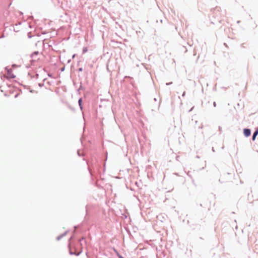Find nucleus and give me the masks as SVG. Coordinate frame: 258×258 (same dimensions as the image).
<instances>
[{
	"mask_svg": "<svg viewBox=\"0 0 258 258\" xmlns=\"http://www.w3.org/2000/svg\"><path fill=\"white\" fill-rule=\"evenodd\" d=\"M244 134L245 137H248L250 135V130L249 129L245 128L244 130Z\"/></svg>",
	"mask_w": 258,
	"mask_h": 258,
	"instance_id": "obj_1",
	"label": "nucleus"
},
{
	"mask_svg": "<svg viewBox=\"0 0 258 258\" xmlns=\"http://www.w3.org/2000/svg\"><path fill=\"white\" fill-rule=\"evenodd\" d=\"M8 77L10 78H15V76L12 74V70H8Z\"/></svg>",
	"mask_w": 258,
	"mask_h": 258,
	"instance_id": "obj_2",
	"label": "nucleus"
},
{
	"mask_svg": "<svg viewBox=\"0 0 258 258\" xmlns=\"http://www.w3.org/2000/svg\"><path fill=\"white\" fill-rule=\"evenodd\" d=\"M257 134H258V131H256L254 133V134H253V136H252V140H255V138L256 136L257 135Z\"/></svg>",
	"mask_w": 258,
	"mask_h": 258,
	"instance_id": "obj_3",
	"label": "nucleus"
},
{
	"mask_svg": "<svg viewBox=\"0 0 258 258\" xmlns=\"http://www.w3.org/2000/svg\"><path fill=\"white\" fill-rule=\"evenodd\" d=\"M81 102H82V99H80L79 100V103L80 105H81Z\"/></svg>",
	"mask_w": 258,
	"mask_h": 258,
	"instance_id": "obj_4",
	"label": "nucleus"
},
{
	"mask_svg": "<svg viewBox=\"0 0 258 258\" xmlns=\"http://www.w3.org/2000/svg\"><path fill=\"white\" fill-rule=\"evenodd\" d=\"M214 106L215 107L216 106V103H215V102H214Z\"/></svg>",
	"mask_w": 258,
	"mask_h": 258,
	"instance_id": "obj_5",
	"label": "nucleus"
},
{
	"mask_svg": "<svg viewBox=\"0 0 258 258\" xmlns=\"http://www.w3.org/2000/svg\"><path fill=\"white\" fill-rule=\"evenodd\" d=\"M119 258H123V257L122 256H121L119 255Z\"/></svg>",
	"mask_w": 258,
	"mask_h": 258,
	"instance_id": "obj_6",
	"label": "nucleus"
},
{
	"mask_svg": "<svg viewBox=\"0 0 258 258\" xmlns=\"http://www.w3.org/2000/svg\"><path fill=\"white\" fill-rule=\"evenodd\" d=\"M84 51H85V52L87 51V49L86 48L85 49H84Z\"/></svg>",
	"mask_w": 258,
	"mask_h": 258,
	"instance_id": "obj_7",
	"label": "nucleus"
},
{
	"mask_svg": "<svg viewBox=\"0 0 258 258\" xmlns=\"http://www.w3.org/2000/svg\"><path fill=\"white\" fill-rule=\"evenodd\" d=\"M34 54H37V52H35L34 53Z\"/></svg>",
	"mask_w": 258,
	"mask_h": 258,
	"instance_id": "obj_8",
	"label": "nucleus"
}]
</instances>
